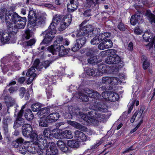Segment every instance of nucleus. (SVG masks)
<instances>
[{"label": "nucleus", "mask_w": 155, "mask_h": 155, "mask_svg": "<svg viewBox=\"0 0 155 155\" xmlns=\"http://www.w3.org/2000/svg\"><path fill=\"white\" fill-rule=\"evenodd\" d=\"M80 48H81V47H80L77 44H76V42L74 47L72 48V51L74 52L76 51H78Z\"/></svg>", "instance_id": "obj_63"}, {"label": "nucleus", "mask_w": 155, "mask_h": 155, "mask_svg": "<svg viewBox=\"0 0 155 155\" xmlns=\"http://www.w3.org/2000/svg\"><path fill=\"white\" fill-rule=\"evenodd\" d=\"M110 84L112 85H116L119 83V79L115 77H110Z\"/></svg>", "instance_id": "obj_38"}, {"label": "nucleus", "mask_w": 155, "mask_h": 155, "mask_svg": "<svg viewBox=\"0 0 155 155\" xmlns=\"http://www.w3.org/2000/svg\"><path fill=\"white\" fill-rule=\"evenodd\" d=\"M141 60L143 63V68L144 70L147 69L150 66V64L147 57L145 56H142L141 58Z\"/></svg>", "instance_id": "obj_29"}, {"label": "nucleus", "mask_w": 155, "mask_h": 155, "mask_svg": "<svg viewBox=\"0 0 155 155\" xmlns=\"http://www.w3.org/2000/svg\"><path fill=\"white\" fill-rule=\"evenodd\" d=\"M110 77H104L101 80V82L102 84H109L110 83Z\"/></svg>", "instance_id": "obj_44"}, {"label": "nucleus", "mask_w": 155, "mask_h": 155, "mask_svg": "<svg viewBox=\"0 0 155 155\" xmlns=\"http://www.w3.org/2000/svg\"><path fill=\"white\" fill-rule=\"evenodd\" d=\"M51 41V39H43L41 44L48 45L50 44Z\"/></svg>", "instance_id": "obj_55"}, {"label": "nucleus", "mask_w": 155, "mask_h": 155, "mask_svg": "<svg viewBox=\"0 0 155 155\" xmlns=\"http://www.w3.org/2000/svg\"><path fill=\"white\" fill-rule=\"evenodd\" d=\"M60 47H61V48L58 54V55L60 56H62L64 55L67 54L70 50V49L69 48H64L63 45L61 46Z\"/></svg>", "instance_id": "obj_33"}, {"label": "nucleus", "mask_w": 155, "mask_h": 155, "mask_svg": "<svg viewBox=\"0 0 155 155\" xmlns=\"http://www.w3.org/2000/svg\"><path fill=\"white\" fill-rule=\"evenodd\" d=\"M41 107L40 104L38 103H35L32 104L31 106L32 110L34 112L38 111L40 109Z\"/></svg>", "instance_id": "obj_42"}, {"label": "nucleus", "mask_w": 155, "mask_h": 155, "mask_svg": "<svg viewBox=\"0 0 155 155\" xmlns=\"http://www.w3.org/2000/svg\"><path fill=\"white\" fill-rule=\"evenodd\" d=\"M152 35V33L145 32L142 36L143 39H155V36L153 37H151Z\"/></svg>", "instance_id": "obj_43"}, {"label": "nucleus", "mask_w": 155, "mask_h": 155, "mask_svg": "<svg viewBox=\"0 0 155 155\" xmlns=\"http://www.w3.org/2000/svg\"><path fill=\"white\" fill-rule=\"evenodd\" d=\"M137 12L139 14H136L131 16L130 19V24L133 25H135L137 23H139V20H142L143 16H141L140 14H142V12L140 10H137Z\"/></svg>", "instance_id": "obj_12"}, {"label": "nucleus", "mask_w": 155, "mask_h": 155, "mask_svg": "<svg viewBox=\"0 0 155 155\" xmlns=\"http://www.w3.org/2000/svg\"><path fill=\"white\" fill-rule=\"evenodd\" d=\"M59 114L58 113L50 114L46 117V120L49 123L56 121L59 117Z\"/></svg>", "instance_id": "obj_15"}, {"label": "nucleus", "mask_w": 155, "mask_h": 155, "mask_svg": "<svg viewBox=\"0 0 155 155\" xmlns=\"http://www.w3.org/2000/svg\"><path fill=\"white\" fill-rule=\"evenodd\" d=\"M91 9L86 10L83 13V15L85 17H89L91 15Z\"/></svg>", "instance_id": "obj_52"}, {"label": "nucleus", "mask_w": 155, "mask_h": 155, "mask_svg": "<svg viewBox=\"0 0 155 155\" xmlns=\"http://www.w3.org/2000/svg\"><path fill=\"white\" fill-rule=\"evenodd\" d=\"M61 16L59 15H56L53 18L52 22L49 26V28L52 27L53 29L55 28L57 25L61 21Z\"/></svg>", "instance_id": "obj_17"}, {"label": "nucleus", "mask_w": 155, "mask_h": 155, "mask_svg": "<svg viewBox=\"0 0 155 155\" xmlns=\"http://www.w3.org/2000/svg\"><path fill=\"white\" fill-rule=\"evenodd\" d=\"M74 137L82 141H86L88 139L85 135L82 132L76 130L74 132Z\"/></svg>", "instance_id": "obj_18"}, {"label": "nucleus", "mask_w": 155, "mask_h": 155, "mask_svg": "<svg viewBox=\"0 0 155 155\" xmlns=\"http://www.w3.org/2000/svg\"><path fill=\"white\" fill-rule=\"evenodd\" d=\"M24 116L26 119L28 120H31L34 118V115L30 109H28L25 111Z\"/></svg>", "instance_id": "obj_30"}, {"label": "nucleus", "mask_w": 155, "mask_h": 155, "mask_svg": "<svg viewBox=\"0 0 155 155\" xmlns=\"http://www.w3.org/2000/svg\"><path fill=\"white\" fill-rule=\"evenodd\" d=\"M32 30H33L32 29L30 30L29 29L26 30L23 34V36L25 38V39H30V38L32 37L34 34Z\"/></svg>", "instance_id": "obj_34"}, {"label": "nucleus", "mask_w": 155, "mask_h": 155, "mask_svg": "<svg viewBox=\"0 0 155 155\" xmlns=\"http://www.w3.org/2000/svg\"><path fill=\"white\" fill-rule=\"evenodd\" d=\"M67 145L70 147L74 148H77L79 146L78 141L73 140H68L67 142Z\"/></svg>", "instance_id": "obj_27"}, {"label": "nucleus", "mask_w": 155, "mask_h": 155, "mask_svg": "<svg viewBox=\"0 0 155 155\" xmlns=\"http://www.w3.org/2000/svg\"><path fill=\"white\" fill-rule=\"evenodd\" d=\"M9 12L10 11H7V9L4 8L1 10V12L0 13V18L2 20H4L6 18V15H8L9 13Z\"/></svg>", "instance_id": "obj_32"}, {"label": "nucleus", "mask_w": 155, "mask_h": 155, "mask_svg": "<svg viewBox=\"0 0 155 155\" xmlns=\"http://www.w3.org/2000/svg\"><path fill=\"white\" fill-rule=\"evenodd\" d=\"M81 91H82L84 93L87 94L88 95V96L90 97V96L91 94L92 93L93 90L90 89L88 88H85V89H83L81 90Z\"/></svg>", "instance_id": "obj_50"}, {"label": "nucleus", "mask_w": 155, "mask_h": 155, "mask_svg": "<svg viewBox=\"0 0 155 155\" xmlns=\"http://www.w3.org/2000/svg\"><path fill=\"white\" fill-rule=\"evenodd\" d=\"M69 110V113H68L67 114L69 116L68 118L69 119H71L72 118V116L73 115H75V113L74 112H71V111H70V109H73V107H70V108ZM75 115H78V114L77 113L75 114Z\"/></svg>", "instance_id": "obj_57"}, {"label": "nucleus", "mask_w": 155, "mask_h": 155, "mask_svg": "<svg viewBox=\"0 0 155 155\" xmlns=\"http://www.w3.org/2000/svg\"><path fill=\"white\" fill-rule=\"evenodd\" d=\"M24 145H23L21 146L18 148L20 152L22 154H25L27 150V148H26L25 146Z\"/></svg>", "instance_id": "obj_47"}, {"label": "nucleus", "mask_w": 155, "mask_h": 155, "mask_svg": "<svg viewBox=\"0 0 155 155\" xmlns=\"http://www.w3.org/2000/svg\"><path fill=\"white\" fill-rule=\"evenodd\" d=\"M22 133L23 135L26 137H30L31 139L37 140L38 138L43 137L42 135L38 136L37 134L33 132V129L31 126L29 124H25L23 125L22 127Z\"/></svg>", "instance_id": "obj_6"}, {"label": "nucleus", "mask_w": 155, "mask_h": 155, "mask_svg": "<svg viewBox=\"0 0 155 155\" xmlns=\"http://www.w3.org/2000/svg\"><path fill=\"white\" fill-rule=\"evenodd\" d=\"M44 136L45 138H49L51 135V131L49 128L45 129L43 132Z\"/></svg>", "instance_id": "obj_41"}, {"label": "nucleus", "mask_w": 155, "mask_h": 155, "mask_svg": "<svg viewBox=\"0 0 155 155\" xmlns=\"http://www.w3.org/2000/svg\"><path fill=\"white\" fill-rule=\"evenodd\" d=\"M52 27L42 32L40 36H42L43 39H53L56 33L55 28L53 29Z\"/></svg>", "instance_id": "obj_10"}, {"label": "nucleus", "mask_w": 155, "mask_h": 155, "mask_svg": "<svg viewBox=\"0 0 155 155\" xmlns=\"http://www.w3.org/2000/svg\"><path fill=\"white\" fill-rule=\"evenodd\" d=\"M62 135L64 137L67 139H70L73 137V136L70 130H66L62 132Z\"/></svg>", "instance_id": "obj_36"}, {"label": "nucleus", "mask_w": 155, "mask_h": 155, "mask_svg": "<svg viewBox=\"0 0 155 155\" xmlns=\"http://www.w3.org/2000/svg\"><path fill=\"white\" fill-rule=\"evenodd\" d=\"M50 112L49 108L45 107L41 109L37 113L38 116L40 118H45L46 116Z\"/></svg>", "instance_id": "obj_23"}, {"label": "nucleus", "mask_w": 155, "mask_h": 155, "mask_svg": "<svg viewBox=\"0 0 155 155\" xmlns=\"http://www.w3.org/2000/svg\"><path fill=\"white\" fill-rule=\"evenodd\" d=\"M61 39H56V40L54 42V46L48 47V50L51 52L53 55H58L60 50L61 48V46L58 45V44H60V42L61 41Z\"/></svg>", "instance_id": "obj_9"}, {"label": "nucleus", "mask_w": 155, "mask_h": 155, "mask_svg": "<svg viewBox=\"0 0 155 155\" xmlns=\"http://www.w3.org/2000/svg\"><path fill=\"white\" fill-rule=\"evenodd\" d=\"M101 95L97 91L93 90L92 93L90 96V97L95 98L96 99H99L101 97Z\"/></svg>", "instance_id": "obj_40"}, {"label": "nucleus", "mask_w": 155, "mask_h": 155, "mask_svg": "<svg viewBox=\"0 0 155 155\" xmlns=\"http://www.w3.org/2000/svg\"><path fill=\"white\" fill-rule=\"evenodd\" d=\"M77 90V87L71 85L69 89H68V91L70 92H75L76 90Z\"/></svg>", "instance_id": "obj_60"}, {"label": "nucleus", "mask_w": 155, "mask_h": 155, "mask_svg": "<svg viewBox=\"0 0 155 155\" xmlns=\"http://www.w3.org/2000/svg\"><path fill=\"white\" fill-rule=\"evenodd\" d=\"M98 35L95 36L92 39H107L110 37L111 35V33L106 32L104 33H100L99 34L97 33Z\"/></svg>", "instance_id": "obj_26"}, {"label": "nucleus", "mask_w": 155, "mask_h": 155, "mask_svg": "<svg viewBox=\"0 0 155 155\" xmlns=\"http://www.w3.org/2000/svg\"><path fill=\"white\" fill-rule=\"evenodd\" d=\"M95 3L93 0H86L85 5L86 7L90 8L93 5H94Z\"/></svg>", "instance_id": "obj_46"}, {"label": "nucleus", "mask_w": 155, "mask_h": 155, "mask_svg": "<svg viewBox=\"0 0 155 155\" xmlns=\"http://www.w3.org/2000/svg\"><path fill=\"white\" fill-rule=\"evenodd\" d=\"M12 31L9 32L6 31H3V34L2 36V39H15V35L16 33V31H13V28L12 29Z\"/></svg>", "instance_id": "obj_19"}, {"label": "nucleus", "mask_w": 155, "mask_h": 155, "mask_svg": "<svg viewBox=\"0 0 155 155\" xmlns=\"http://www.w3.org/2000/svg\"><path fill=\"white\" fill-rule=\"evenodd\" d=\"M104 42L106 48H109L112 46L113 43L110 39H106L104 40Z\"/></svg>", "instance_id": "obj_45"}, {"label": "nucleus", "mask_w": 155, "mask_h": 155, "mask_svg": "<svg viewBox=\"0 0 155 155\" xmlns=\"http://www.w3.org/2000/svg\"><path fill=\"white\" fill-rule=\"evenodd\" d=\"M94 110H90L87 111L86 114L78 112V114L84 121L89 124L98 125L99 122L108 118L111 114L110 112L105 114L98 113L96 111L103 112L107 111L108 107L102 103L97 102L94 106Z\"/></svg>", "instance_id": "obj_1"}, {"label": "nucleus", "mask_w": 155, "mask_h": 155, "mask_svg": "<svg viewBox=\"0 0 155 155\" xmlns=\"http://www.w3.org/2000/svg\"><path fill=\"white\" fill-rule=\"evenodd\" d=\"M105 62L108 64H115V69L116 70L119 69V68L122 67L124 64L123 62L121 61L120 58L117 55H114L112 57H108L105 60Z\"/></svg>", "instance_id": "obj_7"}, {"label": "nucleus", "mask_w": 155, "mask_h": 155, "mask_svg": "<svg viewBox=\"0 0 155 155\" xmlns=\"http://www.w3.org/2000/svg\"><path fill=\"white\" fill-rule=\"evenodd\" d=\"M24 141V139L21 137L18 138L13 141L12 145L15 148H18L23 145L26 144L27 143H29V141H25L23 143Z\"/></svg>", "instance_id": "obj_16"}, {"label": "nucleus", "mask_w": 155, "mask_h": 155, "mask_svg": "<svg viewBox=\"0 0 155 155\" xmlns=\"http://www.w3.org/2000/svg\"><path fill=\"white\" fill-rule=\"evenodd\" d=\"M144 111L143 108H141L140 109L139 111H136L135 113H137L138 117L139 118H142L143 116L142 115L143 112Z\"/></svg>", "instance_id": "obj_56"}, {"label": "nucleus", "mask_w": 155, "mask_h": 155, "mask_svg": "<svg viewBox=\"0 0 155 155\" xmlns=\"http://www.w3.org/2000/svg\"><path fill=\"white\" fill-rule=\"evenodd\" d=\"M87 61L89 63L94 64H97L99 62V60L97 59L96 56L91 57L88 59Z\"/></svg>", "instance_id": "obj_37"}, {"label": "nucleus", "mask_w": 155, "mask_h": 155, "mask_svg": "<svg viewBox=\"0 0 155 155\" xmlns=\"http://www.w3.org/2000/svg\"><path fill=\"white\" fill-rule=\"evenodd\" d=\"M102 39H91V43L93 45H97L101 42L100 40H102ZM101 41H102V40H101Z\"/></svg>", "instance_id": "obj_59"}, {"label": "nucleus", "mask_w": 155, "mask_h": 155, "mask_svg": "<svg viewBox=\"0 0 155 155\" xmlns=\"http://www.w3.org/2000/svg\"><path fill=\"white\" fill-rule=\"evenodd\" d=\"M47 147V148L48 149H52L56 147L55 143L53 142H49L48 144H47V147L44 149H45ZM44 150V151H45V150Z\"/></svg>", "instance_id": "obj_54"}, {"label": "nucleus", "mask_w": 155, "mask_h": 155, "mask_svg": "<svg viewBox=\"0 0 155 155\" xmlns=\"http://www.w3.org/2000/svg\"><path fill=\"white\" fill-rule=\"evenodd\" d=\"M62 135V132H56L54 134V137L57 139H60L61 138V135Z\"/></svg>", "instance_id": "obj_64"}, {"label": "nucleus", "mask_w": 155, "mask_h": 155, "mask_svg": "<svg viewBox=\"0 0 155 155\" xmlns=\"http://www.w3.org/2000/svg\"><path fill=\"white\" fill-rule=\"evenodd\" d=\"M126 25H125L122 21L120 22L117 25L118 29L121 31H124L127 29Z\"/></svg>", "instance_id": "obj_39"}, {"label": "nucleus", "mask_w": 155, "mask_h": 155, "mask_svg": "<svg viewBox=\"0 0 155 155\" xmlns=\"http://www.w3.org/2000/svg\"><path fill=\"white\" fill-rule=\"evenodd\" d=\"M87 21L84 20L81 24L79 25V29L78 32L76 34V37L79 38L78 39H82L83 37L84 39L90 38H93L98 35L94 33V29L93 26L91 24H88L85 25L87 22Z\"/></svg>", "instance_id": "obj_3"}, {"label": "nucleus", "mask_w": 155, "mask_h": 155, "mask_svg": "<svg viewBox=\"0 0 155 155\" xmlns=\"http://www.w3.org/2000/svg\"><path fill=\"white\" fill-rule=\"evenodd\" d=\"M39 126L43 127H47L48 126V124L46 120V118H40V120L39 121Z\"/></svg>", "instance_id": "obj_35"}, {"label": "nucleus", "mask_w": 155, "mask_h": 155, "mask_svg": "<svg viewBox=\"0 0 155 155\" xmlns=\"http://www.w3.org/2000/svg\"><path fill=\"white\" fill-rule=\"evenodd\" d=\"M67 122L68 124L77 129L83 131H86L87 130V128L86 127L76 122L69 120Z\"/></svg>", "instance_id": "obj_21"}, {"label": "nucleus", "mask_w": 155, "mask_h": 155, "mask_svg": "<svg viewBox=\"0 0 155 155\" xmlns=\"http://www.w3.org/2000/svg\"><path fill=\"white\" fill-rule=\"evenodd\" d=\"M108 56L109 57H112L111 56H114L117 53V51L115 49H110L107 50Z\"/></svg>", "instance_id": "obj_48"}, {"label": "nucleus", "mask_w": 155, "mask_h": 155, "mask_svg": "<svg viewBox=\"0 0 155 155\" xmlns=\"http://www.w3.org/2000/svg\"><path fill=\"white\" fill-rule=\"evenodd\" d=\"M52 61H45L42 63H40L39 60L38 59H36L34 62V66L37 69L40 70L44 67L46 68L49 66L50 64L51 63Z\"/></svg>", "instance_id": "obj_11"}, {"label": "nucleus", "mask_w": 155, "mask_h": 155, "mask_svg": "<svg viewBox=\"0 0 155 155\" xmlns=\"http://www.w3.org/2000/svg\"><path fill=\"white\" fill-rule=\"evenodd\" d=\"M12 119L10 118L7 117L5 118L3 120V128L4 132L5 134L8 133V123H10Z\"/></svg>", "instance_id": "obj_24"}, {"label": "nucleus", "mask_w": 155, "mask_h": 155, "mask_svg": "<svg viewBox=\"0 0 155 155\" xmlns=\"http://www.w3.org/2000/svg\"><path fill=\"white\" fill-rule=\"evenodd\" d=\"M110 94V91L106 93V92H104L102 94V95L103 98L106 100L109 101V95Z\"/></svg>", "instance_id": "obj_53"}, {"label": "nucleus", "mask_w": 155, "mask_h": 155, "mask_svg": "<svg viewBox=\"0 0 155 155\" xmlns=\"http://www.w3.org/2000/svg\"><path fill=\"white\" fill-rule=\"evenodd\" d=\"M35 39H30L29 41L24 42L25 45L27 46H31L35 44Z\"/></svg>", "instance_id": "obj_51"}, {"label": "nucleus", "mask_w": 155, "mask_h": 155, "mask_svg": "<svg viewBox=\"0 0 155 155\" xmlns=\"http://www.w3.org/2000/svg\"><path fill=\"white\" fill-rule=\"evenodd\" d=\"M109 101L115 102L118 100L119 99V95L111 91H110Z\"/></svg>", "instance_id": "obj_28"}, {"label": "nucleus", "mask_w": 155, "mask_h": 155, "mask_svg": "<svg viewBox=\"0 0 155 155\" xmlns=\"http://www.w3.org/2000/svg\"><path fill=\"white\" fill-rule=\"evenodd\" d=\"M45 20L44 17L42 16H38L34 11L30 10L28 18V28L34 30L36 26L44 24Z\"/></svg>", "instance_id": "obj_5"}, {"label": "nucleus", "mask_w": 155, "mask_h": 155, "mask_svg": "<svg viewBox=\"0 0 155 155\" xmlns=\"http://www.w3.org/2000/svg\"><path fill=\"white\" fill-rule=\"evenodd\" d=\"M145 15L148 18V20L151 24H155V15L152 13L149 9L147 10Z\"/></svg>", "instance_id": "obj_22"}, {"label": "nucleus", "mask_w": 155, "mask_h": 155, "mask_svg": "<svg viewBox=\"0 0 155 155\" xmlns=\"http://www.w3.org/2000/svg\"><path fill=\"white\" fill-rule=\"evenodd\" d=\"M103 142V140L101 139L100 141L95 145H93L92 146L91 148L92 149H95L98 147Z\"/></svg>", "instance_id": "obj_61"}, {"label": "nucleus", "mask_w": 155, "mask_h": 155, "mask_svg": "<svg viewBox=\"0 0 155 155\" xmlns=\"http://www.w3.org/2000/svg\"><path fill=\"white\" fill-rule=\"evenodd\" d=\"M105 43L104 41H103L98 45V48L100 49H104L106 47L105 45Z\"/></svg>", "instance_id": "obj_62"}, {"label": "nucleus", "mask_w": 155, "mask_h": 155, "mask_svg": "<svg viewBox=\"0 0 155 155\" xmlns=\"http://www.w3.org/2000/svg\"><path fill=\"white\" fill-rule=\"evenodd\" d=\"M66 16L63 18L61 21L63 22V24H61V25L58 28V30L60 31H62L64 30L71 22L72 21L71 16L70 15Z\"/></svg>", "instance_id": "obj_13"}, {"label": "nucleus", "mask_w": 155, "mask_h": 155, "mask_svg": "<svg viewBox=\"0 0 155 155\" xmlns=\"http://www.w3.org/2000/svg\"><path fill=\"white\" fill-rule=\"evenodd\" d=\"M7 92V91L4 90L2 94V97L4 98L5 102L6 105V106L8 107L11 106L15 101L13 99H12L11 97L6 95Z\"/></svg>", "instance_id": "obj_14"}, {"label": "nucleus", "mask_w": 155, "mask_h": 155, "mask_svg": "<svg viewBox=\"0 0 155 155\" xmlns=\"http://www.w3.org/2000/svg\"><path fill=\"white\" fill-rule=\"evenodd\" d=\"M58 147L63 152L68 153L70 152L69 148L66 145L64 142L61 140H59L57 142Z\"/></svg>", "instance_id": "obj_20"}, {"label": "nucleus", "mask_w": 155, "mask_h": 155, "mask_svg": "<svg viewBox=\"0 0 155 155\" xmlns=\"http://www.w3.org/2000/svg\"><path fill=\"white\" fill-rule=\"evenodd\" d=\"M34 141L32 144L27 147V150L32 153H37L38 155L45 154L44 149L47 146V141L43 137L38 138L37 140H33Z\"/></svg>", "instance_id": "obj_4"}, {"label": "nucleus", "mask_w": 155, "mask_h": 155, "mask_svg": "<svg viewBox=\"0 0 155 155\" xmlns=\"http://www.w3.org/2000/svg\"><path fill=\"white\" fill-rule=\"evenodd\" d=\"M108 68L109 67L108 66L105 65H99L98 69L89 68L86 70L87 74L90 76H99L101 75V73L103 72H107L105 68Z\"/></svg>", "instance_id": "obj_8"}, {"label": "nucleus", "mask_w": 155, "mask_h": 155, "mask_svg": "<svg viewBox=\"0 0 155 155\" xmlns=\"http://www.w3.org/2000/svg\"><path fill=\"white\" fill-rule=\"evenodd\" d=\"M33 67H31L29 68L27 71L26 73V76H27L32 77H35L36 74L35 72V68L34 66V65Z\"/></svg>", "instance_id": "obj_31"}, {"label": "nucleus", "mask_w": 155, "mask_h": 155, "mask_svg": "<svg viewBox=\"0 0 155 155\" xmlns=\"http://www.w3.org/2000/svg\"><path fill=\"white\" fill-rule=\"evenodd\" d=\"M86 39H76V44L81 48L86 42Z\"/></svg>", "instance_id": "obj_49"}, {"label": "nucleus", "mask_w": 155, "mask_h": 155, "mask_svg": "<svg viewBox=\"0 0 155 155\" xmlns=\"http://www.w3.org/2000/svg\"><path fill=\"white\" fill-rule=\"evenodd\" d=\"M25 89L23 87H21L19 90V95L21 97H22L24 95L25 92Z\"/></svg>", "instance_id": "obj_58"}, {"label": "nucleus", "mask_w": 155, "mask_h": 155, "mask_svg": "<svg viewBox=\"0 0 155 155\" xmlns=\"http://www.w3.org/2000/svg\"><path fill=\"white\" fill-rule=\"evenodd\" d=\"M77 93H75L74 96L76 97L81 100L83 102H87L89 101V97L87 95L84 94V93L82 91L79 93L78 94V97L77 96Z\"/></svg>", "instance_id": "obj_25"}, {"label": "nucleus", "mask_w": 155, "mask_h": 155, "mask_svg": "<svg viewBox=\"0 0 155 155\" xmlns=\"http://www.w3.org/2000/svg\"><path fill=\"white\" fill-rule=\"evenodd\" d=\"M9 13L6 15L5 21L9 30L13 29L14 25L18 29L23 28L26 24V18L20 16L17 13L13 11L9 12Z\"/></svg>", "instance_id": "obj_2"}]
</instances>
